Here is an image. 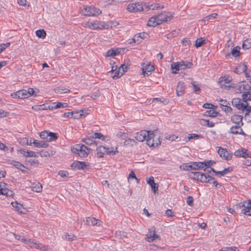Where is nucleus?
Returning a JSON list of instances; mask_svg holds the SVG:
<instances>
[{"mask_svg":"<svg viewBox=\"0 0 251 251\" xmlns=\"http://www.w3.org/2000/svg\"><path fill=\"white\" fill-rule=\"evenodd\" d=\"M82 14L87 16H97L100 15L101 11L98 8L93 6H85L81 10Z\"/></svg>","mask_w":251,"mask_h":251,"instance_id":"f257e3e1","label":"nucleus"},{"mask_svg":"<svg viewBox=\"0 0 251 251\" xmlns=\"http://www.w3.org/2000/svg\"><path fill=\"white\" fill-rule=\"evenodd\" d=\"M73 151L75 153L77 154L80 157H86L89 152V149L85 145H76L73 148Z\"/></svg>","mask_w":251,"mask_h":251,"instance_id":"f03ea898","label":"nucleus"},{"mask_svg":"<svg viewBox=\"0 0 251 251\" xmlns=\"http://www.w3.org/2000/svg\"><path fill=\"white\" fill-rule=\"evenodd\" d=\"M249 88H251V81H243L237 84L235 88L237 93H241L243 94L247 91Z\"/></svg>","mask_w":251,"mask_h":251,"instance_id":"7ed1b4c3","label":"nucleus"},{"mask_svg":"<svg viewBox=\"0 0 251 251\" xmlns=\"http://www.w3.org/2000/svg\"><path fill=\"white\" fill-rule=\"evenodd\" d=\"M147 144L150 147H156L161 144L160 137L154 134V131H151L149 138H147Z\"/></svg>","mask_w":251,"mask_h":251,"instance_id":"20e7f679","label":"nucleus"},{"mask_svg":"<svg viewBox=\"0 0 251 251\" xmlns=\"http://www.w3.org/2000/svg\"><path fill=\"white\" fill-rule=\"evenodd\" d=\"M232 104L233 106L242 111L244 110L245 108L247 107L248 104H249L247 100H243V99L241 100L239 98L233 99L232 100Z\"/></svg>","mask_w":251,"mask_h":251,"instance_id":"39448f33","label":"nucleus"},{"mask_svg":"<svg viewBox=\"0 0 251 251\" xmlns=\"http://www.w3.org/2000/svg\"><path fill=\"white\" fill-rule=\"evenodd\" d=\"M231 81V78L229 76L221 77L219 78L218 83L222 88H229L230 87L235 88V85H227Z\"/></svg>","mask_w":251,"mask_h":251,"instance_id":"423d86ee","label":"nucleus"},{"mask_svg":"<svg viewBox=\"0 0 251 251\" xmlns=\"http://www.w3.org/2000/svg\"><path fill=\"white\" fill-rule=\"evenodd\" d=\"M144 6L143 3H132L128 5L127 10L131 12L141 11L145 9L144 8Z\"/></svg>","mask_w":251,"mask_h":251,"instance_id":"0eeeda50","label":"nucleus"},{"mask_svg":"<svg viewBox=\"0 0 251 251\" xmlns=\"http://www.w3.org/2000/svg\"><path fill=\"white\" fill-rule=\"evenodd\" d=\"M217 148H218V153L221 158L226 160L231 159L232 153L230 151H228L226 149L222 147H217Z\"/></svg>","mask_w":251,"mask_h":251,"instance_id":"6e6552de","label":"nucleus"},{"mask_svg":"<svg viewBox=\"0 0 251 251\" xmlns=\"http://www.w3.org/2000/svg\"><path fill=\"white\" fill-rule=\"evenodd\" d=\"M151 131L142 130L137 132L134 136L135 139L139 142H143L149 138Z\"/></svg>","mask_w":251,"mask_h":251,"instance_id":"1a4fd4ad","label":"nucleus"},{"mask_svg":"<svg viewBox=\"0 0 251 251\" xmlns=\"http://www.w3.org/2000/svg\"><path fill=\"white\" fill-rule=\"evenodd\" d=\"M22 242L29 245L31 248H34L37 249L44 250L46 248L42 244L36 243L34 240L31 239H26L25 238H22Z\"/></svg>","mask_w":251,"mask_h":251,"instance_id":"9d476101","label":"nucleus"},{"mask_svg":"<svg viewBox=\"0 0 251 251\" xmlns=\"http://www.w3.org/2000/svg\"><path fill=\"white\" fill-rule=\"evenodd\" d=\"M22 242L29 245L31 248H34L37 249L44 250L46 248L42 244L36 243L34 240L31 239H26L25 238H22Z\"/></svg>","mask_w":251,"mask_h":251,"instance_id":"9b49d317","label":"nucleus"},{"mask_svg":"<svg viewBox=\"0 0 251 251\" xmlns=\"http://www.w3.org/2000/svg\"><path fill=\"white\" fill-rule=\"evenodd\" d=\"M143 73L144 76H149L151 72L154 70V66L148 63H143L142 64Z\"/></svg>","mask_w":251,"mask_h":251,"instance_id":"f8f14e48","label":"nucleus"},{"mask_svg":"<svg viewBox=\"0 0 251 251\" xmlns=\"http://www.w3.org/2000/svg\"><path fill=\"white\" fill-rule=\"evenodd\" d=\"M156 17L159 25L164 22H167L171 20V16L170 14H167L165 12L160 13L156 16Z\"/></svg>","mask_w":251,"mask_h":251,"instance_id":"ddd939ff","label":"nucleus"},{"mask_svg":"<svg viewBox=\"0 0 251 251\" xmlns=\"http://www.w3.org/2000/svg\"><path fill=\"white\" fill-rule=\"evenodd\" d=\"M199 176L197 177V181L201 182H206L210 183L211 180L214 179V178L209 175H206V174L199 172Z\"/></svg>","mask_w":251,"mask_h":251,"instance_id":"4468645a","label":"nucleus"},{"mask_svg":"<svg viewBox=\"0 0 251 251\" xmlns=\"http://www.w3.org/2000/svg\"><path fill=\"white\" fill-rule=\"evenodd\" d=\"M231 121L235 125L242 126L243 123V116L238 114H234L231 117Z\"/></svg>","mask_w":251,"mask_h":251,"instance_id":"2eb2a0df","label":"nucleus"},{"mask_svg":"<svg viewBox=\"0 0 251 251\" xmlns=\"http://www.w3.org/2000/svg\"><path fill=\"white\" fill-rule=\"evenodd\" d=\"M242 126L235 125L232 126L230 128V133L233 134H242L246 136V134L243 131Z\"/></svg>","mask_w":251,"mask_h":251,"instance_id":"dca6fc26","label":"nucleus"},{"mask_svg":"<svg viewBox=\"0 0 251 251\" xmlns=\"http://www.w3.org/2000/svg\"><path fill=\"white\" fill-rule=\"evenodd\" d=\"M159 237V236L155 234V229L153 227L149 230V232L147 234V238L148 242H153L155 239H157Z\"/></svg>","mask_w":251,"mask_h":251,"instance_id":"f3484780","label":"nucleus"},{"mask_svg":"<svg viewBox=\"0 0 251 251\" xmlns=\"http://www.w3.org/2000/svg\"><path fill=\"white\" fill-rule=\"evenodd\" d=\"M84 221L85 222V224L88 226H100L102 223L101 221L91 217L86 218V220H84Z\"/></svg>","mask_w":251,"mask_h":251,"instance_id":"a211bd4d","label":"nucleus"},{"mask_svg":"<svg viewBox=\"0 0 251 251\" xmlns=\"http://www.w3.org/2000/svg\"><path fill=\"white\" fill-rule=\"evenodd\" d=\"M11 96L15 99H25L28 98L26 90H25L18 91L16 93L12 94Z\"/></svg>","mask_w":251,"mask_h":251,"instance_id":"6ab92c4d","label":"nucleus"},{"mask_svg":"<svg viewBox=\"0 0 251 251\" xmlns=\"http://www.w3.org/2000/svg\"><path fill=\"white\" fill-rule=\"evenodd\" d=\"M185 86L184 83L181 81L178 82L176 88V93L177 96H180L183 94Z\"/></svg>","mask_w":251,"mask_h":251,"instance_id":"aec40b11","label":"nucleus"},{"mask_svg":"<svg viewBox=\"0 0 251 251\" xmlns=\"http://www.w3.org/2000/svg\"><path fill=\"white\" fill-rule=\"evenodd\" d=\"M247 150L242 149L241 150H238L234 152V155L237 157H244L246 158L249 157L248 153Z\"/></svg>","mask_w":251,"mask_h":251,"instance_id":"412c9836","label":"nucleus"},{"mask_svg":"<svg viewBox=\"0 0 251 251\" xmlns=\"http://www.w3.org/2000/svg\"><path fill=\"white\" fill-rule=\"evenodd\" d=\"M93 139H99L102 141H108L110 140V137L108 136H104L101 133L95 132L90 136Z\"/></svg>","mask_w":251,"mask_h":251,"instance_id":"4be33fe9","label":"nucleus"},{"mask_svg":"<svg viewBox=\"0 0 251 251\" xmlns=\"http://www.w3.org/2000/svg\"><path fill=\"white\" fill-rule=\"evenodd\" d=\"M147 183L151 186V190L154 193H155L157 191L158 185L154 182V178L152 176H151L147 180Z\"/></svg>","mask_w":251,"mask_h":251,"instance_id":"5701e85b","label":"nucleus"},{"mask_svg":"<svg viewBox=\"0 0 251 251\" xmlns=\"http://www.w3.org/2000/svg\"><path fill=\"white\" fill-rule=\"evenodd\" d=\"M87 165V164L85 162L75 161L72 164L71 167L75 169L81 170L84 169Z\"/></svg>","mask_w":251,"mask_h":251,"instance_id":"b1692460","label":"nucleus"},{"mask_svg":"<svg viewBox=\"0 0 251 251\" xmlns=\"http://www.w3.org/2000/svg\"><path fill=\"white\" fill-rule=\"evenodd\" d=\"M191 167L192 170H201L205 168L203 162L191 163Z\"/></svg>","mask_w":251,"mask_h":251,"instance_id":"393cba45","label":"nucleus"},{"mask_svg":"<svg viewBox=\"0 0 251 251\" xmlns=\"http://www.w3.org/2000/svg\"><path fill=\"white\" fill-rule=\"evenodd\" d=\"M199 121V123L202 126L212 127H214L215 125V123L210 122L208 120L201 119Z\"/></svg>","mask_w":251,"mask_h":251,"instance_id":"a878e982","label":"nucleus"},{"mask_svg":"<svg viewBox=\"0 0 251 251\" xmlns=\"http://www.w3.org/2000/svg\"><path fill=\"white\" fill-rule=\"evenodd\" d=\"M144 7H145V8L147 10H149L150 9L153 10L158 9L159 8H163V6H161L160 4L159 3H155L154 4H151V5L144 4Z\"/></svg>","mask_w":251,"mask_h":251,"instance_id":"bb28decb","label":"nucleus"},{"mask_svg":"<svg viewBox=\"0 0 251 251\" xmlns=\"http://www.w3.org/2000/svg\"><path fill=\"white\" fill-rule=\"evenodd\" d=\"M97 151L98 156L102 157L104 153L106 152V148L102 146H100L97 148Z\"/></svg>","mask_w":251,"mask_h":251,"instance_id":"cd10ccee","label":"nucleus"},{"mask_svg":"<svg viewBox=\"0 0 251 251\" xmlns=\"http://www.w3.org/2000/svg\"><path fill=\"white\" fill-rule=\"evenodd\" d=\"M159 25L157 20L156 16L151 17L148 21L147 25L149 26H155L156 25Z\"/></svg>","mask_w":251,"mask_h":251,"instance_id":"c85d7f7f","label":"nucleus"},{"mask_svg":"<svg viewBox=\"0 0 251 251\" xmlns=\"http://www.w3.org/2000/svg\"><path fill=\"white\" fill-rule=\"evenodd\" d=\"M12 164L16 168L21 170L22 172H25L26 171L27 168L22 164L19 162L13 161Z\"/></svg>","mask_w":251,"mask_h":251,"instance_id":"c756f323","label":"nucleus"},{"mask_svg":"<svg viewBox=\"0 0 251 251\" xmlns=\"http://www.w3.org/2000/svg\"><path fill=\"white\" fill-rule=\"evenodd\" d=\"M33 144L35 147L37 148H46L47 145L43 141H39L35 139H33Z\"/></svg>","mask_w":251,"mask_h":251,"instance_id":"7c9ffc66","label":"nucleus"},{"mask_svg":"<svg viewBox=\"0 0 251 251\" xmlns=\"http://www.w3.org/2000/svg\"><path fill=\"white\" fill-rule=\"evenodd\" d=\"M171 69L172 70L173 74H176L177 72L181 69L179 62H175L172 64Z\"/></svg>","mask_w":251,"mask_h":251,"instance_id":"2f4dec72","label":"nucleus"},{"mask_svg":"<svg viewBox=\"0 0 251 251\" xmlns=\"http://www.w3.org/2000/svg\"><path fill=\"white\" fill-rule=\"evenodd\" d=\"M178 62H179V64L181 69H185L186 68H191V67L192 65V63L190 62H188L185 63V62L184 61H181Z\"/></svg>","mask_w":251,"mask_h":251,"instance_id":"473e14b6","label":"nucleus"},{"mask_svg":"<svg viewBox=\"0 0 251 251\" xmlns=\"http://www.w3.org/2000/svg\"><path fill=\"white\" fill-rule=\"evenodd\" d=\"M62 238L67 240L68 241H72L74 240H76L77 237L74 234H66L63 236Z\"/></svg>","mask_w":251,"mask_h":251,"instance_id":"72a5a7b5","label":"nucleus"},{"mask_svg":"<svg viewBox=\"0 0 251 251\" xmlns=\"http://www.w3.org/2000/svg\"><path fill=\"white\" fill-rule=\"evenodd\" d=\"M11 204L16 211L21 213H22L23 206L21 204H19L17 201L12 202Z\"/></svg>","mask_w":251,"mask_h":251,"instance_id":"f704fd0d","label":"nucleus"},{"mask_svg":"<svg viewBox=\"0 0 251 251\" xmlns=\"http://www.w3.org/2000/svg\"><path fill=\"white\" fill-rule=\"evenodd\" d=\"M218 112L213 110H210L206 111L204 115L207 117H216L218 115Z\"/></svg>","mask_w":251,"mask_h":251,"instance_id":"c9c22d12","label":"nucleus"},{"mask_svg":"<svg viewBox=\"0 0 251 251\" xmlns=\"http://www.w3.org/2000/svg\"><path fill=\"white\" fill-rule=\"evenodd\" d=\"M54 91L57 94H64L70 92V90L66 88L57 87L54 89Z\"/></svg>","mask_w":251,"mask_h":251,"instance_id":"e433bc0d","label":"nucleus"},{"mask_svg":"<svg viewBox=\"0 0 251 251\" xmlns=\"http://www.w3.org/2000/svg\"><path fill=\"white\" fill-rule=\"evenodd\" d=\"M100 22H95L93 23H88V26L92 29H99Z\"/></svg>","mask_w":251,"mask_h":251,"instance_id":"4c0bfd02","label":"nucleus"},{"mask_svg":"<svg viewBox=\"0 0 251 251\" xmlns=\"http://www.w3.org/2000/svg\"><path fill=\"white\" fill-rule=\"evenodd\" d=\"M242 48L244 49H249L251 48V39L249 38L246 39L242 45Z\"/></svg>","mask_w":251,"mask_h":251,"instance_id":"58836bf2","label":"nucleus"},{"mask_svg":"<svg viewBox=\"0 0 251 251\" xmlns=\"http://www.w3.org/2000/svg\"><path fill=\"white\" fill-rule=\"evenodd\" d=\"M22 153L25 156V157H35L36 156V155L35 153L31 151H25V150L23 151Z\"/></svg>","mask_w":251,"mask_h":251,"instance_id":"ea45409f","label":"nucleus"},{"mask_svg":"<svg viewBox=\"0 0 251 251\" xmlns=\"http://www.w3.org/2000/svg\"><path fill=\"white\" fill-rule=\"evenodd\" d=\"M136 142L133 139L128 138L124 142V145L126 146H133Z\"/></svg>","mask_w":251,"mask_h":251,"instance_id":"a19ab883","label":"nucleus"},{"mask_svg":"<svg viewBox=\"0 0 251 251\" xmlns=\"http://www.w3.org/2000/svg\"><path fill=\"white\" fill-rule=\"evenodd\" d=\"M125 72V71H121L118 69V70L115 71L114 75L112 77L114 79H116L122 76Z\"/></svg>","mask_w":251,"mask_h":251,"instance_id":"79ce46f5","label":"nucleus"},{"mask_svg":"<svg viewBox=\"0 0 251 251\" xmlns=\"http://www.w3.org/2000/svg\"><path fill=\"white\" fill-rule=\"evenodd\" d=\"M36 35L39 38H44L46 36V33L44 29H39L36 31Z\"/></svg>","mask_w":251,"mask_h":251,"instance_id":"37998d69","label":"nucleus"},{"mask_svg":"<svg viewBox=\"0 0 251 251\" xmlns=\"http://www.w3.org/2000/svg\"><path fill=\"white\" fill-rule=\"evenodd\" d=\"M42 186L40 183L34 184V185L32 186V190L36 192H40L42 191Z\"/></svg>","mask_w":251,"mask_h":251,"instance_id":"c03bdc74","label":"nucleus"},{"mask_svg":"<svg viewBox=\"0 0 251 251\" xmlns=\"http://www.w3.org/2000/svg\"><path fill=\"white\" fill-rule=\"evenodd\" d=\"M240 49L239 47L234 48L231 51V54L234 57H237L240 55Z\"/></svg>","mask_w":251,"mask_h":251,"instance_id":"a18cd8bd","label":"nucleus"},{"mask_svg":"<svg viewBox=\"0 0 251 251\" xmlns=\"http://www.w3.org/2000/svg\"><path fill=\"white\" fill-rule=\"evenodd\" d=\"M218 16V14L217 13H213L211 15H208L206 16L203 20L204 23L205 21H211L212 20L216 19Z\"/></svg>","mask_w":251,"mask_h":251,"instance_id":"49530a36","label":"nucleus"},{"mask_svg":"<svg viewBox=\"0 0 251 251\" xmlns=\"http://www.w3.org/2000/svg\"><path fill=\"white\" fill-rule=\"evenodd\" d=\"M120 53L117 50H109L107 51L106 54L107 56H112L118 54Z\"/></svg>","mask_w":251,"mask_h":251,"instance_id":"de8ad7c7","label":"nucleus"},{"mask_svg":"<svg viewBox=\"0 0 251 251\" xmlns=\"http://www.w3.org/2000/svg\"><path fill=\"white\" fill-rule=\"evenodd\" d=\"M83 142L88 145L96 146L97 143L95 141H93L90 138H86L83 140Z\"/></svg>","mask_w":251,"mask_h":251,"instance_id":"09e8293b","label":"nucleus"},{"mask_svg":"<svg viewBox=\"0 0 251 251\" xmlns=\"http://www.w3.org/2000/svg\"><path fill=\"white\" fill-rule=\"evenodd\" d=\"M199 172H190L188 174V176L194 180H197V177L199 176Z\"/></svg>","mask_w":251,"mask_h":251,"instance_id":"8fccbe9b","label":"nucleus"},{"mask_svg":"<svg viewBox=\"0 0 251 251\" xmlns=\"http://www.w3.org/2000/svg\"><path fill=\"white\" fill-rule=\"evenodd\" d=\"M118 151H117V148H116L115 149L113 148H106V153L107 154H115L116 153H117Z\"/></svg>","mask_w":251,"mask_h":251,"instance_id":"3c124183","label":"nucleus"},{"mask_svg":"<svg viewBox=\"0 0 251 251\" xmlns=\"http://www.w3.org/2000/svg\"><path fill=\"white\" fill-rule=\"evenodd\" d=\"M238 69L241 72V73H245L247 70V66L245 63H240L238 66Z\"/></svg>","mask_w":251,"mask_h":251,"instance_id":"603ef678","label":"nucleus"},{"mask_svg":"<svg viewBox=\"0 0 251 251\" xmlns=\"http://www.w3.org/2000/svg\"><path fill=\"white\" fill-rule=\"evenodd\" d=\"M205 44V40H203L202 38L198 39L196 41L195 43V47L197 48H199L201 47L202 45Z\"/></svg>","mask_w":251,"mask_h":251,"instance_id":"864d4df0","label":"nucleus"},{"mask_svg":"<svg viewBox=\"0 0 251 251\" xmlns=\"http://www.w3.org/2000/svg\"><path fill=\"white\" fill-rule=\"evenodd\" d=\"M49 136H50L49 132L47 131H42L40 134V137L43 139H46L48 140Z\"/></svg>","mask_w":251,"mask_h":251,"instance_id":"5fc2aeb1","label":"nucleus"},{"mask_svg":"<svg viewBox=\"0 0 251 251\" xmlns=\"http://www.w3.org/2000/svg\"><path fill=\"white\" fill-rule=\"evenodd\" d=\"M50 136H49L48 141L50 142L54 141L57 139V136L56 133L49 132Z\"/></svg>","mask_w":251,"mask_h":251,"instance_id":"6e6d98bb","label":"nucleus"},{"mask_svg":"<svg viewBox=\"0 0 251 251\" xmlns=\"http://www.w3.org/2000/svg\"><path fill=\"white\" fill-rule=\"evenodd\" d=\"M61 107V102H54L52 103V105L51 106H49V108L50 110H53L57 109Z\"/></svg>","mask_w":251,"mask_h":251,"instance_id":"4d7b16f0","label":"nucleus"},{"mask_svg":"<svg viewBox=\"0 0 251 251\" xmlns=\"http://www.w3.org/2000/svg\"><path fill=\"white\" fill-rule=\"evenodd\" d=\"M245 206L244 209L241 211L242 213L244 211L249 210V208H251V201L249 200L248 201H245Z\"/></svg>","mask_w":251,"mask_h":251,"instance_id":"13d9d810","label":"nucleus"},{"mask_svg":"<svg viewBox=\"0 0 251 251\" xmlns=\"http://www.w3.org/2000/svg\"><path fill=\"white\" fill-rule=\"evenodd\" d=\"M219 251H237V248L236 247H225Z\"/></svg>","mask_w":251,"mask_h":251,"instance_id":"bf43d9fd","label":"nucleus"},{"mask_svg":"<svg viewBox=\"0 0 251 251\" xmlns=\"http://www.w3.org/2000/svg\"><path fill=\"white\" fill-rule=\"evenodd\" d=\"M217 106L208 103H205L203 105V107L206 109H215Z\"/></svg>","mask_w":251,"mask_h":251,"instance_id":"052dcab7","label":"nucleus"},{"mask_svg":"<svg viewBox=\"0 0 251 251\" xmlns=\"http://www.w3.org/2000/svg\"><path fill=\"white\" fill-rule=\"evenodd\" d=\"M74 114L75 113L73 112H67L64 113L62 116L65 118H72Z\"/></svg>","mask_w":251,"mask_h":251,"instance_id":"680f3d73","label":"nucleus"},{"mask_svg":"<svg viewBox=\"0 0 251 251\" xmlns=\"http://www.w3.org/2000/svg\"><path fill=\"white\" fill-rule=\"evenodd\" d=\"M222 109L223 111H224L225 112L227 113H231L232 110V108L229 106V105L222 107Z\"/></svg>","mask_w":251,"mask_h":251,"instance_id":"e2e57ef3","label":"nucleus"},{"mask_svg":"<svg viewBox=\"0 0 251 251\" xmlns=\"http://www.w3.org/2000/svg\"><path fill=\"white\" fill-rule=\"evenodd\" d=\"M100 29H108L109 28V25L104 23V22H101L100 24Z\"/></svg>","mask_w":251,"mask_h":251,"instance_id":"0e129e2a","label":"nucleus"},{"mask_svg":"<svg viewBox=\"0 0 251 251\" xmlns=\"http://www.w3.org/2000/svg\"><path fill=\"white\" fill-rule=\"evenodd\" d=\"M220 106L222 107H223L224 106H227L228 105H229V102L225 100L221 99L220 100Z\"/></svg>","mask_w":251,"mask_h":251,"instance_id":"69168bd1","label":"nucleus"},{"mask_svg":"<svg viewBox=\"0 0 251 251\" xmlns=\"http://www.w3.org/2000/svg\"><path fill=\"white\" fill-rule=\"evenodd\" d=\"M26 93L27 97L28 98L34 94V90L33 88H29L28 90L26 91Z\"/></svg>","mask_w":251,"mask_h":251,"instance_id":"338daca9","label":"nucleus"},{"mask_svg":"<svg viewBox=\"0 0 251 251\" xmlns=\"http://www.w3.org/2000/svg\"><path fill=\"white\" fill-rule=\"evenodd\" d=\"M187 203L190 206H192L193 204V198L191 196H188L187 199Z\"/></svg>","mask_w":251,"mask_h":251,"instance_id":"774afa93","label":"nucleus"}]
</instances>
